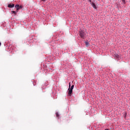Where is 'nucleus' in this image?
Wrapping results in <instances>:
<instances>
[{"label":"nucleus","instance_id":"nucleus-4","mask_svg":"<svg viewBox=\"0 0 130 130\" xmlns=\"http://www.w3.org/2000/svg\"><path fill=\"white\" fill-rule=\"evenodd\" d=\"M90 5H91V6H92V7H93V9H97V7H96L95 3H94L93 2L91 3Z\"/></svg>","mask_w":130,"mask_h":130},{"label":"nucleus","instance_id":"nucleus-1","mask_svg":"<svg viewBox=\"0 0 130 130\" xmlns=\"http://www.w3.org/2000/svg\"><path fill=\"white\" fill-rule=\"evenodd\" d=\"M15 8H16V11H12L11 12L12 14H14L15 15V16H16V15H17V13H18V12H19V10L22 9V8H23L21 6H19V5H16L15 6Z\"/></svg>","mask_w":130,"mask_h":130},{"label":"nucleus","instance_id":"nucleus-3","mask_svg":"<svg viewBox=\"0 0 130 130\" xmlns=\"http://www.w3.org/2000/svg\"><path fill=\"white\" fill-rule=\"evenodd\" d=\"M68 90H69V92H68L69 96H72V94H73V90L70 89V88H69Z\"/></svg>","mask_w":130,"mask_h":130},{"label":"nucleus","instance_id":"nucleus-5","mask_svg":"<svg viewBox=\"0 0 130 130\" xmlns=\"http://www.w3.org/2000/svg\"><path fill=\"white\" fill-rule=\"evenodd\" d=\"M84 43L86 47H89V46H90V43L88 42H85Z\"/></svg>","mask_w":130,"mask_h":130},{"label":"nucleus","instance_id":"nucleus-14","mask_svg":"<svg viewBox=\"0 0 130 130\" xmlns=\"http://www.w3.org/2000/svg\"><path fill=\"white\" fill-rule=\"evenodd\" d=\"M41 1H42L43 2H45V0H41Z\"/></svg>","mask_w":130,"mask_h":130},{"label":"nucleus","instance_id":"nucleus-6","mask_svg":"<svg viewBox=\"0 0 130 130\" xmlns=\"http://www.w3.org/2000/svg\"><path fill=\"white\" fill-rule=\"evenodd\" d=\"M8 8H14L15 7V4H9L8 6Z\"/></svg>","mask_w":130,"mask_h":130},{"label":"nucleus","instance_id":"nucleus-11","mask_svg":"<svg viewBox=\"0 0 130 130\" xmlns=\"http://www.w3.org/2000/svg\"><path fill=\"white\" fill-rule=\"evenodd\" d=\"M88 1L90 3V4L92 3V0H88Z\"/></svg>","mask_w":130,"mask_h":130},{"label":"nucleus","instance_id":"nucleus-10","mask_svg":"<svg viewBox=\"0 0 130 130\" xmlns=\"http://www.w3.org/2000/svg\"><path fill=\"white\" fill-rule=\"evenodd\" d=\"M69 89H71V82L69 83Z\"/></svg>","mask_w":130,"mask_h":130},{"label":"nucleus","instance_id":"nucleus-7","mask_svg":"<svg viewBox=\"0 0 130 130\" xmlns=\"http://www.w3.org/2000/svg\"><path fill=\"white\" fill-rule=\"evenodd\" d=\"M56 117H59V114H58V113H56Z\"/></svg>","mask_w":130,"mask_h":130},{"label":"nucleus","instance_id":"nucleus-15","mask_svg":"<svg viewBox=\"0 0 130 130\" xmlns=\"http://www.w3.org/2000/svg\"><path fill=\"white\" fill-rule=\"evenodd\" d=\"M2 45V43H0V46Z\"/></svg>","mask_w":130,"mask_h":130},{"label":"nucleus","instance_id":"nucleus-2","mask_svg":"<svg viewBox=\"0 0 130 130\" xmlns=\"http://www.w3.org/2000/svg\"><path fill=\"white\" fill-rule=\"evenodd\" d=\"M79 35L81 38L84 39V37H85V32L83 30H81L79 32Z\"/></svg>","mask_w":130,"mask_h":130},{"label":"nucleus","instance_id":"nucleus-16","mask_svg":"<svg viewBox=\"0 0 130 130\" xmlns=\"http://www.w3.org/2000/svg\"><path fill=\"white\" fill-rule=\"evenodd\" d=\"M105 130H109V129H106Z\"/></svg>","mask_w":130,"mask_h":130},{"label":"nucleus","instance_id":"nucleus-8","mask_svg":"<svg viewBox=\"0 0 130 130\" xmlns=\"http://www.w3.org/2000/svg\"><path fill=\"white\" fill-rule=\"evenodd\" d=\"M74 85H72L71 87L70 88L71 90H72L74 89Z\"/></svg>","mask_w":130,"mask_h":130},{"label":"nucleus","instance_id":"nucleus-12","mask_svg":"<svg viewBox=\"0 0 130 130\" xmlns=\"http://www.w3.org/2000/svg\"><path fill=\"white\" fill-rule=\"evenodd\" d=\"M116 56L117 58L119 57V56L118 55H117V54L116 55Z\"/></svg>","mask_w":130,"mask_h":130},{"label":"nucleus","instance_id":"nucleus-13","mask_svg":"<svg viewBox=\"0 0 130 130\" xmlns=\"http://www.w3.org/2000/svg\"><path fill=\"white\" fill-rule=\"evenodd\" d=\"M124 117L125 118V117H126V114L124 115Z\"/></svg>","mask_w":130,"mask_h":130},{"label":"nucleus","instance_id":"nucleus-9","mask_svg":"<svg viewBox=\"0 0 130 130\" xmlns=\"http://www.w3.org/2000/svg\"><path fill=\"white\" fill-rule=\"evenodd\" d=\"M121 2L123 3V4H125V0H121Z\"/></svg>","mask_w":130,"mask_h":130}]
</instances>
